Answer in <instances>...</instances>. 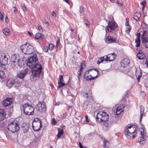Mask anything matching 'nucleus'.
<instances>
[{
	"instance_id": "f257e3e1",
	"label": "nucleus",
	"mask_w": 148,
	"mask_h": 148,
	"mask_svg": "<svg viewBox=\"0 0 148 148\" xmlns=\"http://www.w3.org/2000/svg\"><path fill=\"white\" fill-rule=\"evenodd\" d=\"M38 58L36 55L33 54L28 59L27 65L32 69L38 68V65L41 66V69H42V65L38 63Z\"/></svg>"
},
{
	"instance_id": "bb28decb",
	"label": "nucleus",
	"mask_w": 148,
	"mask_h": 148,
	"mask_svg": "<svg viewBox=\"0 0 148 148\" xmlns=\"http://www.w3.org/2000/svg\"><path fill=\"white\" fill-rule=\"evenodd\" d=\"M142 40L148 38V32L147 30L143 31V34L141 36Z\"/></svg>"
},
{
	"instance_id": "de8ad7c7",
	"label": "nucleus",
	"mask_w": 148,
	"mask_h": 148,
	"mask_svg": "<svg viewBox=\"0 0 148 148\" xmlns=\"http://www.w3.org/2000/svg\"><path fill=\"white\" fill-rule=\"evenodd\" d=\"M79 12L80 14H82V13L84 12V9L83 7L80 6L79 7Z\"/></svg>"
},
{
	"instance_id": "69168bd1",
	"label": "nucleus",
	"mask_w": 148,
	"mask_h": 148,
	"mask_svg": "<svg viewBox=\"0 0 148 148\" xmlns=\"http://www.w3.org/2000/svg\"><path fill=\"white\" fill-rule=\"evenodd\" d=\"M131 29V27L129 26V27L126 30L127 32H128L129 31V32L130 31Z\"/></svg>"
},
{
	"instance_id": "5701e85b",
	"label": "nucleus",
	"mask_w": 148,
	"mask_h": 148,
	"mask_svg": "<svg viewBox=\"0 0 148 148\" xmlns=\"http://www.w3.org/2000/svg\"><path fill=\"white\" fill-rule=\"evenodd\" d=\"M44 35L40 33H38L36 34L35 38L40 40H43L44 38Z\"/></svg>"
},
{
	"instance_id": "c03bdc74",
	"label": "nucleus",
	"mask_w": 148,
	"mask_h": 148,
	"mask_svg": "<svg viewBox=\"0 0 148 148\" xmlns=\"http://www.w3.org/2000/svg\"><path fill=\"white\" fill-rule=\"evenodd\" d=\"M58 82H64L63 77L62 75H60Z\"/></svg>"
},
{
	"instance_id": "ddd939ff",
	"label": "nucleus",
	"mask_w": 148,
	"mask_h": 148,
	"mask_svg": "<svg viewBox=\"0 0 148 148\" xmlns=\"http://www.w3.org/2000/svg\"><path fill=\"white\" fill-rule=\"evenodd\" d=\"M28 71V69L26 68L25 69L21 71L17 74L18 77L21 79H23L26 76Z\"/></svg>"
},
{
	"instance_id": "7c9ffc66",
	"label": "nucleus",
	"mask_w": 148,
	"mask_h": 148,
	"mask_svg": "<svg viewBox=\"0 0 148 148\" xmlns=\"http://www.w3.org/2000/svg\"><path fill=\"white\" fill-rule=\"evenodd\" d=\"M5 77V71L0 70V81L4 79Z\"/></svg>"
},
{
	"instance_id": "37998d69",
	"label": "nucleus",
	"mask_w": 148,
	"mask_h": 148,
	"mask_svg": "<svg viewBox=\"0 0 148 148\" xmlns=\"http://www.w3.org/2000/svg\"><path fill=\"white\" fill-rule=\"evenodd\" d=\"M54 47V46L53 44H50L49 45V48L50 50H52L53 49Z\"/></svg>"
},
{
	"instance_id": "9d476101",
	"label": "nucleus",
	"mask_w": 148,
	"mask_h": 148,
	"mask_svg": "<svg viewBox=\"0 0 148 148\" xmlns=\"http://www.w3.org/2000/svg\"><path fill=\"white\" fill-rule=\"evenodd\" d=\"M38 111L40 112H45L46 110L45 103L43 101L39 102L37 105Z\"/></svg>"
},
{
	"instance_id": "9b49d317",
	"label": "nucleus",
	"mask_w": 148,
	"mask_h": 148,
	"mask_svg": "<svg viewBox=\"0 0 148 148\" xmlns=\"http://www.w3.org/2000/svg\"><path fill=\"white\" fill-rule=\"evenodd\" d=\"M94 70L93 69H89L87 71L84 73V78L86 79V80L91 81L92 80L95 79L97 78V75L94 77H92L91 75H88L89 72L91 71L92 70Z\"/></svg>"
},
{
	"instance_id": "4d7b16f0",
	"label": "nucleus",
	"mask_w": 148,
	"mask_h": 148,
	"mask_svg": "<svg viewBox=\"0 0 148 148\" xmlns=\"http://www.w3.org/2000/svg\"><path fill=\"white\" fill-rule=\"evenodd\" d=\"M146 2L144 0L141 2L140 4L143 5H146Z\"/></svg>"
},
{
	"instance_id": "412c9836",
	"label": "nucleus",
	"mask_w": 148,
	"mask_h": 148,
	"mask_svg": "<svg viewBox=\"0 0 148 148\" xmlns=\"http://www.w3.org/2000/svg\"><path fill=\"white\" fill-rule=\"evenodd\" d=\"M124 107L122 106H119L117 107L116 109L115 112H114V114L115 115H119L121 113L123 112L124 110Z\"/></svg>"
},
{
	"instance_id": "09e8293b",
	"label": "nucleus",
	"mask_w": 148,
	"mask_h": 148,
	"mask_svg": "<svg viewBox=\"0 0 148 148\" xmlns=\"http://www.w3.org/2000/svg\"><path fill=\"white\" fill-rule=\"evenodd\" d=\"M82 72V71H79L77 72V74H78L77 77H78V79H79V80H80V78L81 77H80V76L81 75V72Z\"/></svg>"
},
{
	"instance_id": "aec40b11",
	"label": "nucleus",
	"mask_w": 148,
	"mask_h": 148,
	"mask_svg": "<svg viewBox=\"0 0 148 148\" xmlns=\"http://www.w3.org/2000/svg\"><path fill=\"white\" fill-rule=\"evenodd\" d=\"M6 86L9 88L12 87H16V83L13 79H10L7 82Z\"/></svg>"
},
{
	"instance_id": "680f3d73",
	"label": "nucleus",
	"mask_w": 148,
	"mask_h": 148,
	"mask_svg": "<svg viewBox=\"0 0 148 148\" xmlns=\"http://www.w3.org/2000/svg\"><path fill=\"white\" fill-rule=\"evenodd\" d=\"M85 119L86 121V122H89V120L88 119V116L87 115H86L85 116Z\"/></svg>"
},
{
	"instance_id": "3c124183",
	"label": "nucleus",
	"mask_w": 148,
	"mask_h": 148,
	"mask_svg": "<svg viewBox=\"0 0 148 148\" xmlns=\"http://www.w3.org/2000/svg\"><path fill=\"white\" fill-rule=\"evenodd\" d=\"M84 22L85 23V24L87 26H88L90 25V24L87 20L84 19Z\"/></svg>"
},
{
	"instance_id": "473e14b6",
	"label": "nucleus",
	"mask_w": 148,
	"mask_h": 148,
	"mask_svg": "<svg viewBox=\"0 0 148 148\" xmlns=\"http://www.w3.org/2000/svg\"><path fill=\"white\" fill-rule=\"evenodd\" d=\"M104 148H107L109 144V142L106 139L104 140Z\"/></svg>"
},
{
	"instance_id": "f8f14e48",
	"label": "nucleus",
	"mask_w": 148,
	"mask_h": 148,
	"mask_svg": "<svg viewBox=\"0 0 148 148\" xmlns=\"http://www.w3.org/2000/svg\"><path fill=\"white\" fill-rule=\"evenodd\" d=\"M8 62V58L4 54L0 53V63L2 65L7 64Z\"/></svg>"
},
{
	"instance_id": "6e6d98bb",
	"label": "nucleus",
	"mask_w": 148,
	"mask_h": 148,
	"mask_svg": "<svg viewBox=\"0 0 148 148\" xmlns=\"http://www.w3.org/2000/svg\"><path fill=\"white\" fill-rule=\"evenodd\" d=\"M145 85L146 87L148 88V79H146L145 81Z\"/></svg>"
},
{
	"instance_id": "393cba45",
	"label": "nucleus",
	"mask_w": 148,
	"mask_h": 148,
	"mask_svg": "<svg viewBox=\"0 0 148 148\" xmlns=\"http://www.w3.org/2000/svg\"><path fill=\"white\" fill-rule=\"evenodd\" d=\"M5 118V114L3 110L0 109V121L3 120Z\"/></svg>"
},
{
	"instance_id": "20e7f679",
	"label": "nucleus",
	"mask_w": 148,
	"mask_h": 148,
	"mask_svg": "<svg viewBox=\"0 0 148 148\" xmlns=\"http://www.w3.org/2000/svg\"><path fill=\"white\" fill-rule=\"evenodd\" d=\"M38 68L37 69H32L31 70L32 75L30 76V79L32 81H35L39 78L42 69H41V66L38 65Z\"/></svg>"
},
{
	"instance_id": "338daca9",
	"label": "nucleus",
	"mask_w": 148,
	"mask_h": 148,
	"mask_svg": "<svg viewBox=\"0 0 148 148\" xmlns=\"http://www.w3.org/2000/svg\"><path fill=\"white\" fill-rule=\"evenodd\" d=\"M93 70L94 71V72H95V71H96L97 72L96 73H97V74H98V73L99 71H98V70L97 69H94V70Z\"/></svg>"
},
{
	"instance_id": "052dcab7",
	"label": "nucleus",
	"mask_w": 148,
	"mask_h": 148,
	"mask_svg": "<svg viewBox=\"0 0 148 148\" xmlns=\"http://www.w3.org/2000/svg\"><path fill=\"white\" fill-rule=\"evenodd\" d=\"M52 15L54 17H56V16L55 12L53 11H52Z\"/></svg>"
},
{
	"instance_id": "f704fd0d",
	"label": "nucleus",
	"mask_w": 148,
	"mask_h": 148,
	"mask_svg": "<svg viewBox=\"0 0 148 148\" xmlns=\"http://www.w3.org/2000/svg\"><path fill=\"white\" fill-rule=\"evenodd\" d=\"M58 131L57 136L58 138H59L61 135L63 134V130L61 129L59 130V128H58Z\"/></svg>"
},
{
	"instance_id": "4468645a",
	"label": "nucleus",
	"mask_w": 148,
	"mask_h": 148,
	"mask_svg": "<svg viewBox=\"0 0 148 148\" xmlns=\"http://www.w3.org/2000/svg\"><path fill=\"white\" fill-rule=\"evenodd\" d=\"M116 36H109L108 37L106 38V43H117L118 42V40L116 39Z\"/></svg>"
},
{
	"instance_id": "39448f33",
	"label": "nucleus",
	"mask_w": 148,
	"mask_h": 148,
	"mask_svg": "<svg viewBox=\"0 0 148 148\" xmlns=\"http://www.w3.org/2000/svg\"><path fill=\"white\" fill-rule=\"evenodd\" d=\"M21 49L23 52L27 55L32 54L34 51V47L28 43L22 45L21 47Z\"/></svg>"
},
{
	"instance_id": "f3484780",
	"label": "nucleus",
	"mask_w": 148,
	"mask_h": 148,
	"mask_svg": "<svg viewBox=\"0 0 148 148\" xmlns=\"http://www.w3.org/2000/svg\"><path fill=\"white\" fill-rule=\"evenodd\" d=\"M20 58H17L16 56V55H14L12 56V67H13L14 69L15 70H18L17 69V66H16V62H17L18 59Z\"/></svg>"
},
{
	"instance_id": "a211bd4d",
	"label": "nucleus",
	"mask_w": 148,
	"mask_h": 148,
	"mask_svg": "<svg viewBox=\"0 0 148 148\" xmlns=\"http://www.w3.org/2000/svg\"><path fill=\"white\" fill-rule=\"evenodd\" d=\"M84 97L87 99L88 101H91L93 99V97L92 96L91 91H89L84 95Z\"/></svg>"
},
{
	"instance_id": "bf43d9fd",
	"label": "nucleus",
	"mask_w": 148,
	"mask_h": 148,
	"mask_svg": "<svg viewBox=\"0 0 148 148\" xmlns=\"http://www.w3.org/2000/svg\"><path fill=\"white\" fill-rule=\"evenodd\" d=\"M136 35L137 36V37L136 38H138L139 39H140V32H139L137 33Z\"/></svg>"
},
{
	"instance_id": "a19ab883",
	"label": "nucleus",
	"mask_w": 148,
	"mask_h": 148,
	"mask_svg": "<svg viewBox=\"0 0 148 148\" xmlns=\"http://www.w3.org/2000/svg\"><path fill=\"white\" fill-rule=\"evenodd\" d=\"M37 29H38L39 31L41 32H43V30L41 27L40 26V25H38L37 26Z\"/></svg>"
},
{
	"instance_id": "72a5a7b5",
	"label": "nucleus",
	"mask_w": 148,
	"mask_h": 148,
	"mask_svg": "<svg viewBox=\"0 0 148 148\" xmlns=\"http://www.w3.org/2000/svg\"><path fill=\"white\" fill-rule=\"evenodd\" d=\"M140 119L141 120L142 117V115L143 114L144 108V107L142 106H140Z\"/></svg>"
},
{
	"instance_id": "2f4dec72",
	"label": "nucleus",
	"mask_w": 148,
	"mask_h": 148,
	"mask_svg": "<svg viewBox=\"0 0 148 148\" xmlns=\"http://www.w3.org/2000/svg\"><path fill=\"white\" fill-rule=\"evenodd\" d=\"M135 42L136 44L135 45L136 47H140L141 42L140 39H139L138 38H136L135 40Z\"/></svg>"
},
{
	"instance_id": "6ab92c4d",
	"label": "nucleus",
	"mask_w": 148,
	"mask_h": 148,
	"mask_svg": "<svg viewBox=\"0 0 148 148\" xmlns=\"http://www.w3.org/2000/svg\"><path fill=\"white\" fill-rule=\"evenodd\" d=\"M130 60L128 59L125 58L122 60L121 62V65L122 67L125 68L128 66L130 63Z\"/></svg>"
},
{
	"instance_id": "c9c22d12",
	"label": "nucleus",
	"mask_w": 148,
	"mask_h": 148,
	"mask_svg": "<svg viewBox=\"0 0 148 148\" xmlns=\"http://www.w3.org/2000/svg\"><path fill=\"white\" fill-rule=\"evenodd\" d=\"M138 74L137 72H136V77L137 78V81L138 82H139V80L140 79V78L141 77L142 74L141 73V72H140V73H139V72L138 73Z\"/></svg>"
},
{
	"instance_id": "864d4df0",
	"label": "nucleus",
	"mask_w": 148,
	"mask_h": 148,
	"mask_svg": "<svg viewBox=\"0 0 148 148\" xmlns=\"http://www.w3.org/2000/svg\"><path fill=\"white\" fill-rule=\"evenodd\" d=\"M3 15L0 11V19L1 21H3Z\"/></svg>"
},
{
	"instance_id": "7ed1b4c3",
	"label": "nucleus",
	"mask_w": 148,
	"mask_h": 148,
	"mask_svg": "<svg viewBox=\"0 0 148 148\" xmlns=\"http://www.w3.org/2000/svg\"><path fill=\"white\" fill-rule=\"evenodd\" d=\"M118 26L117 24L114 21H109L108 23V25L106 28V33L109 32L113 34V35L111 34L110 35L112 36H116V31L115 29Z\"/></svg>"
},
{
	"instance_id": "a878e982",
	"label": "nucleus",
	"mask_w": 148,
	"mask_h": 148,
	"mask_svg": "<svg viewBox=\"0 0 148 148\" xmlns=\"http://www.w3.org/2000/svg\"><path fill=\"white\" fill-rule=\"evenodd\" d=\"M141 135L142 136V137H140L138 138V141L141 144H143L145 142V139L144 138V134L142 132H140Z\"/></svg>"
},
{
	"instance_id": "dca6fc26",
	"label": "nucleus",
	"mask_w": 148,
	"mask_h": 148,
	"mask_svg": "<svg viewBox=\"0 0 148 148\" xmlns=\"http://www.w3.org/2000/svg\"><path fill=\"white\" fill-rule=\"evenodd\" d=\"M32 126L33 130L35 132L39 131L42 127V123H39V122L32 123Z\"/></svg>"
},
{
	"instance_id": "1a4fd4ad",
	"label": "nucleus",
	"mask_w": 148,
	"mask_h": 148,
	"mask_svg": "<svg viewBox=\"0 0 148 148\" xmlns=\"http://www.w3.org/2000/svg\"><path fill=\"white\" fill-rule=\"evenodd\" d=\"M116 57V55H115L114 53L109 54L107 56H106L105 58V56H103L101 58H102L103 59L101 60V61L100 63L102 62L104 60L107 61H109V62L112 61L115 59Z\"/></svg>"
},
{
	"instance_id": "13d9d810",
	"label": "nucleus",
	"mask_w": 148,
	"mask_h": 148,
	"mask_svg": "<svg viewBox=\"0 0 148 148\" xmlns=\"http://www.w3.org/2000/svg\"><path fill=\"white\" fill-rule=\"evenodd\" d=\"M125 25L127 26L129 25V19L128 18L126 19Z\"/></svg>"
},
{
	"instance_id": "c85d7f7f",
	"label": "nucleus",
	"mask_w": 148,
	"mask_h": 148,
	"mask_svg": "<svg viewBox=\"0 0 148 148\" xmlns=\"http://www.w3.org/2000/svg\"><path fill=\"white\" fill-rule=\"evenodd\" d=\"M3 34L6 36H7L9 35L10 34V31L9 29L7 28L3 29L2 30Z\"/></svg>"
},
{
	"instance_id": "4be33fe9",
	"label": "nucleus",
	"mask_w": 148,
	"mask_h": 148,
	"mask_svg": "<svg viewBox=\"0 0 148 148\" xmlns=\"http://www.w3.org/2000/svg\"><path fill=\"white\" fill-rule=\"evenodd\" d=\"M17 62H16V66L20 67H22L24 65V60L23 59H18ZM18 69V68H17Z\"/></svg>"
},
{
	"instance_id": "a18cd8bd",
	"label": "nucleus",
	"mask_w": 148,
	"mask_h": 148,
	"mask_svg": "<svg viewBox=\"0 0 148 148\" xmlns=\"http://www.w3.org/2000/svg\"><path fill=\"white\" fill-rule=\"evenodd\" d=\"M83 65L85 66V64L84 62H83V61H82L81 64V66L80 68V70L79 71H82V70L83 69Z\"/></svg>"
},
{
	"instance_id": "b1692460",
	"label": "nucleus",
	"mask_w": 148,
	"mask_h": 148,
	"mask_svg": "<svg viewBox=\"0 0 148 148\" xmlns=\"http://www.w3.org/2000/svg\"><path fill=\"white\" fill-rule=\"evenodd\" d=\"M136 56L139 60L143 59L145 56V53L140 51H139L137 53Z\"/></svg>"
},
{
	"instance_id": "49530a36",
	"label": "nucleus",
	"mask_w": 148,
	"mask_h": 148,
	"mask_svg": "<svg viewBox=\"0 0 148 148\" xmlns=\"http://www.w3.org/2000/svg\"><path fill=\"white\" fill-rule=\"evenodd\" d=\"M60 39H58L57 42L56 43V46L57 47H59L60 45Z\"/></svg>"
},
{
	"instance_id": "0eeeda50",
	"label": "nucleus",
	"mask_w": 148,
	"mask_h": 148,
	"mask_svg": "<svg viewBox=\"0 0 148 148\" xmlns=\"http://www.w3.org/2000/svg\"><path fill=\"white\" fill-rule=\"evenodd\" d=\"M108 115L106 112L103 111H98L96 116V120L100 122L107 121L108 119Z\"/></svg>"
},
{
	"instance_id": "2eb2a0df",
	"label": "nucleus",
	"mask_w": 148,
	"mask_h": 148,
	"mask_svg": "<svg viewBox=\"0 0 148 148\" xmlns=\"http://www.w3.org/2000/svg\"><path fill=\"white\" fill-rule=\"evenodd\" d=\"M13 101V99L11 98H7L4 99L2 102L3 106L7 107L11 104Z\"/></svg>"
},
{
	"instance_id": "423d86ee",
	"label": "nucleus",
	"mask_w": 148,
	"mask_h": 148,
	"mask_svg": "<svg viewBox=\"0 0 148 148\" xmlns=\"http://www.w3.org/2000/svg\"><path fill=\"white\" fill-rule=\"evenodd\" d=\"M23 109V112L27 115H32L34 113V108L28 103L23 104L21 108V109Z\"/></svg>"
},
{
	"instance_id": "f03ea898",
	"label": "nucleus",
	"mask_w": 148,
	"mask_h": 148,
	"mask_svg": "<svg viewBox=\"0 0 148 148\" xmlns=\"http://www.w3.org/2000/svg\"><path fill=\"white\" fill-rule=\"evenodd\" d=\"M137 130H138V128L136 125H130L125 129L124 133L128 139H133L135 137V135L137 133Z\"/></svg>"
},
{
	"instance_id": "8fccbe9b",
	"label": "nucleus",
	"mask_w": 148,
	"mask_h": 148,
	"mask_svg": "<svg viewBox=\"0 0 148 148\" xmlns=\"http://www.w3.org/2000/svg\"><path fill=\"white\" fill-rule=\"evenodd\" d=\"M51 123L52 125H55L57 123V122L54 119H53L51 120Z\"/></svg>"
},
{
	"instance_id": "603ef678",
	"label": "nucleus",
	"mask_w": 148,
	"mask_h": 148,
	"mask_svg": "<svg viewBox=\"0 0 148 148\" xmlns=\"http://www.w3.org/2000/svg\"><path fill=\"white\" fill-rule=\"evenodd\" d=\"M48 47L47 46L43 47V50L45 52H47L48 51Z\"/></svg>"
},
{
	"instance_id": "ea45409f",
	"label": "nucleus",
	"mask_w": 148,
	"mask_h": 148,
	"mask_svg": "<svg viewBox=\"0 0 148 148\" xmlns=\"http://www.w3.org/2000/svg\"><path fill=\"white\" fill-rule=\"evenodd\" d=\"M66 113H64L63 114L62 116L60 115V116H58V117H59V118H60L62 119H64L65 118H66Z\"/></svg>"
},
{
	"instance_id": "6e6552de",
	"label": "nucleus",
	"mask_w": 148,
	"mask_h": 148,
	"mask_svg": "<svg viewBox=\"0 0 148 148\" xmlns=\"http://www.w3.org/2000/svg\"><path fill=\"white\" fill-rule=\"evenodd\" d=\"M8 129L9 131L12 133L16 132L19 129V127L18 123H16L15 121L11 122L8 124Z\"/></svg>"
},
{
	"instance_id": "c756f323",
	"label": "nucleus",
	"mask_w": 148,
	"mask_h": 148,
	"mask_svg": "<svg viewBox=\"0 0 148 148\" xmlns=\"http://www.w3.org/2000/svg\"><path fill=\"white\" fill-rule=\"evenodd\" d=\"M142 43L143 46L146 48H148V38L142 40Z\"/></svg>"
},
{
	"instance_id": "e433bc0d",
	"label": "nucleus",
	"mask_w": 148,
	"mask_h": 148,
	"mask_svg": "<svg viewBox=\"0 0 148 148\" xmlns=\"http://www.w3.org/2000/svg\"><path fill=\"white\" fill-rule=\"evenodd\" d=\"M64 82H58V88H60L65 85V84L63 83Z\"/></svg>"
},
{
	"instance_id": "5fc2aeb1",
	"label": "nucleus",
	"mask_w": 148,
	"mask_h": 148,
	"mask_svg": "<svg viewBox=\"0 0 148 148\" xmlns=\"http://www.w3.org/2000/svg\"><path fill=\"white\" fill-rule=\"evenodd\" d=\"M78 145L80 148H87L86 147L83 146L81 143L80 142H79Z\"/></svg>"
},
{
	"instance_id": "79ce46f5",
	"label": "nucleus",
	"mask_w": 148,
	"mask_h": 148,
	"mask_svg": "<svg viewBox=\"0 0 148 148\" xmlns=\"http://www.w3.org/2000/svg\"><path fill=\"white\" fill-rule=\"evenodd\" d=\"M21 7L22 8V9L23 11L25 12V11L27 10V8L24 4H21Z\"/></svg>"
},
{
	"instance_id": "e2e57ef3",
	"label": "nucleus",
	"mask_w": 148,
	"mask_h": 148,
	"mask_svg": "<svg viewBox=\"0 0 148 148\" xmlns=\"http://www.w3.org/2000/svg\"><path fill=\"white\" fill-rule=\"evenodd\" d=\"M67 110H68L72 111V107L71 106H69Z\"/></svg>"
},
{
	"instance_id": "4c0bfd02",
	"label": "nucleus",
	"mask_w": 148,
	"mask_h": 148,
	"mask_svg": "<svg viewBox=\"0 0 148 148\" xmlns=\"http://www.w3.org/2000/svg\"><path fill=\"white\" fill-rule=\"evenodd\" d=\"M5 65H1V66H0V70L4 71L5 72L7 70Z\"/></svg>"
},
{
	"instance_id": "58836bf2",
	"label": "nucleus",
	"mask_w": 148,
	"mask_h": 148,
	"mask_svg": "<svg viewBox=\"0 0 148 148\" xmlns=\"http://www.w3.org/2000/svg\"><path fill=\"white\" fill-rule=\"evenodd\" d=\"M39 123H42V121L40 119L38 118H35L34 119V121L33 123H37L39 122Z\"/></svg>"
},
{
	"instance_id": "cd10ccee",
	"label": "nucleus",
	"mask_w": 148,
	"mask_h": 148,
	"mask_svg": "<svg viewBox=\"0 0 148 148\" xmlns=\"http://www.w3.org/2000/svg\"><path fill=\"white\" fill-rule=\"evenodd\" d=\"M140 16V14L139 12H136L134 16V19L137 21H138L139 20V18Z\"/></svg>"
},
{
	"instance_id": "774afa93",
	"label": "nucleus",
	"mask_w": 148,
	"mask_h": 148,
	"mask_svg": "<svg viewBox=\"0 0 148 148\" xmlns=\"http://www.w3.org/2000/svg\"><path fill=\"white\" fill-rule=\"evenodd\" d=\"M69 29L72 32H73L74 31V29H73L71 27H69Z\"/></svg>"
},
{
	"instance_id": "0e129e2a",
	"label": "nucleus",
	"mask_w": 148,
	"mask_h": 148,
	"mask_svg": "<svg viewBox=\"0 0 148 148\" xmlns=\"http://www.w3.org/2000/svg\"><path fill=\"white\" fill-rule=\"evenodd\" d=\"M117 3L119 4H120L121 5H122V4L121 3V2L120 1L117 0Z\"/></svg>"
}]
</instances>
